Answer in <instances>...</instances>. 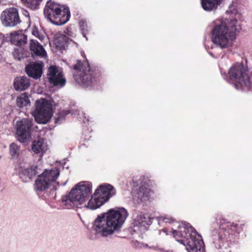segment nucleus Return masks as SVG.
Listing matches in <instances>:
<instances>
[{"instance_id":"obj_1","label":"nucleus","mask_w":252,"mask_h":252,"mask_svg":"<svg viewBox=\"0 0 252 252\" xmlns=\"http://www.w3.org/2000/svg\"><path fill=\"white\" fill-rule=\"evenodd\" d=\"M241 30V26L235 18L217 19L211 31L212 40L221 48H227L229 40H235Z\"/></svg>"},{"instance_id":"obj_2","label":"nucleus","mask_w":252,"mask_h":252,"mask_svg":"<svg viewBox=\"0 0 252 252\" xmlns=\"http://www.w3.org/2000/svg\"><path fill=\"white\" fill-rule=\"evenodd\" d=\"M124 208L110 209L107 213L98 216L94 221L95 231L103 236H107L118 231L128 216Z\"/></svg>"},{"instance_id":"obj_3","label":"nucleus","mask_w":252,"mask_h":252,"mask_svg":"<svg viewBox=\"0 0 252 252\" xmlns=\"http://www.w3.org/2000/svg\"><path fill=\"white\" fill-rule=\"evenodd\" d=\"M176 240L186 246L188 252H203L204 245L201 236L191 226L180 224L177 229H172Z\"/></svg>"},{"instance_id":"obj_4","label":"nucleus","mask_w":252,"mask_h":252,"mask_svg":"<svg viewBox=\"0 0 252 252\" xmlns=\"http://www.w3.org/2000/svg\"><path fill=\"white\" fill-rule=\"evenodd\" d=\"M75 70L73 78L75 82L85 88L93 87L99 80L101 72L97 66H91L85 57V61L77 60L73 65Z\"/></svg>"},{"instance_id":"obj_5","label":"nucleus","mask_w":252,"mask_h":252,"mask_svg":"<svg viewBox=\"0 0 252 252\" xmlns=\"http://www.w3.org/2000/svg\"><path fill=\"white\" fill-rule=\"evenodd\" d=\"M92 186L90 184L80 183L71 189L68 194L63 198V205L66 209L78 207L85 202L91 192Z\"/></svg>"},{"instance_id":"obj_6","label":"nucleus","mask_w":252,"mask_h":252,"mask_svg":"<svg viewBox=\"0 0 252 252\" xmlns=\"http://www.w3.org/2000/svg\"><path fill=\"white\" fill-rule=\"evenodd\" d=\"M248 69L241 63L233 64L228 70L230 80L234 82L237 89L246 87L248 89L252 87V83L248 74Z\"/></svg>"},{"instance_id":"obj_7","label":"nucleus","mask_w":252,"mask_h":252,"mask_svg":"<svg viewBox=\"0 0 252 252\" xmlns=\"http://www.w3.org/2000/svg\"><path fill=\"white\" fill-rule=\"evenodd\" d=\"M35 110L32 114L35 121L39 124H46L52 116V105L45 98L37 100L35 103Z\"/></svg>"},{"instance_id":"obj_8","label":"nucleus","mask_w":252,"mask_h":252,"mask_svg":"<svg viewBox=\"0 0 252 252\" xmlns=\"http://www.w3.org/2000/svg\"><path fill=\"white\" fill-rule=\"evenodd\" d=\"M59 175L60 170L57 168L45 169L42 173L37 175L38 177L34 183L35 190L40 192L46 190L52 183L56 181Z\"/></svg>"},{"instance_id":"obj_9","label":"nucleus","mask_w":252,"mask_h":252,"mask_svg":"<svg viewBox=\"0 0 252 252\" xmlns=\"http://www.w3.org/2000/svg\"><path fill=\"white\" fill-rule=\"evenodd\" d=\"M33 122L32 119L23 118L16 123V134L18 140L25 142L31 137Z\"/></svg>"},{"instance_id":"obj_10","label":"nucleus","mask_w":252,"mask_h":252,"mask_svg":"<svg viewBox=\"0 0 252 252\" xmlns=\"http://www.w3.org/2000/svg\"><path fill=\"white\" fill-rule=\"evenodd\" d=\"M0 19L5 27H14L21 22L18 10L14 7L4 10L1 14Z\"/></svg>"},{"instance_id":"obj_11","label":"nucleus","mask_w":252,"mask_h":252,"mask_svg":"<svg viewBox=\"0 0 252 252\" xmlns=\"http://www.w3.org/2000/svg\"><path fill=\"white\" fill-rule=\"evenodd\" d=\"M49 82L55 86H63L65 84V79L63 76L62 72H59L58 67L55 65H51L48 71Z\"/></svg>"},{"instance_id":"obj_12","label":"nucleus","mask_w":252,"mask_h":252,"mask_svg":"<svg viewBox=\"0 0 252 252\" xmlns=\"http://www.w3.org/2000/svg\"><path fill=\"white\" fill-rule=\"evenodd\" d=\"M63 5L60 4L51 0L47 1L44 8V15L45 17L53 23L55 17H57L60 9L63 7Z\"/></svg>"},{"instance_id":"obj_13","label":"nucleus","mask_w":252,"mask_h":252,"mask_svg":"<svg viewBox=\"0 0 252 252\" xmlns=\"http://www.w3.org/2000/svg\"><path fill=\"white\" fill-rule=\"evenodd\" d=\"M220 223L219 238L221 241L227 239V237L230 234L229 230L232 231L239 232V226L236 223L225 222L224 219L220 220Z\"/></svg>"},{"instance_id":"obj_14","label":"nucleus","mask_w":252,"mask_h":252,"mask_svg":"<svg viewBox=\"0 0 252 252\" xmlns=\"http://www.w3.org/2000/svg\"><path fill=\"white\" fill-rule=\"evenodd\" d=\"M94 193L104 202H106L110 197L116 194V190L112 185L104 184L100 185L95 190Z\"/></svg>"},{"instance_id":"obj_15","label":"nucleus","mask_w":252,"mask_h":252,"mask_svg":"<svg viewBox=\"0 0 252 252\" xmlns=\"http://www.w3.org/2000/svg\"><path fill=\"white\" fill-rule=\"evenodd\" d=\"M43 67L42 63L32 62L26 66L25 72L28 76L37 79L41 77Z\"/></svg>"},{"instance_id":"obj_16","label":"nucleus","mask_w":252,"mask_h":252,"mask_svg":"<svg viewBox=\"0 0 252 252\" xmlns=\"http://www.w3.org/2000/svg\"><path fill=\"white\" fill-rule=\"evenodd\" d=\"M41 169L37 165H32L30 168L22 169L19 173L20 178L24 182H27L40 173Z\"/></svg>"},{"instance_id":"obj_17","label":"nucleus","mask_w":252,"mask_h":252,"mask_svg":"<svg viewBox=\"0 0 252 252\" xmlns=\"http://www.w3.org/2000/svg\"><path fill=\"white\" fill-rule=\"evenodd\" d=\"M63 7L60 9L59 12L56 15L53 24L56 25H63L66 23L69 20L71 14L68 6L63 5Z\"/></svg>"},{"instance_id":"obj_18","label":"nucleus","mask_w":252,"mask_h":252,"mask_svg":"<svg viewBox=\"0 0 252 252\" xmlns=\"http://www.w3.org/2000/svg\"><path fill=\"white\" fill-rule=\"evenodd\" d=\"M27 36L22 32H15L10 34L11 43L18 47H23L27 43Z\"/></svg>"},{"instance_id":"obj_19","label":"nucleus","mask_w":252,"mask_h":252,"mask_svg":"<svg viewBox=\"0 0 252 252\" xmlns=\"http://www.w3.org/2000/svg\"><path fill=\"white\" fill-rule=\"evenodd\" d=\"M14 87L17 91H23L27 89L30 86L29 79L25 76L17 77L15 79Z\"/></svg>"},{"instance_id":"obj_20","label":"nucleus","mask_w":252,"mask_h":252,"mask_svg":"<svg viewBox=\"0 0 252 252\" xmlns=\"http://www.w3.org/2000/svg\"><path fill=\"white\" fill-rule=\"evenodd\" d=\"M30 49L32 53L37 56L43 57L46 54L43 46L35 40H31Z\"/></svg>"},{"instance_id":"obj_21","label":"nucleus","mask_w":252,"mask_h":252,"mask_svg":"<svg viewBox=\"0 0 252 252\" xmlns=\"http://www.w3.org/2000/svg\"><path fill=\"white\" fill-rule=\"evenodd\" d=\"M223 0H201L202 8L207 11L217 9Z\"/></svg>"},{"instance_id":"obj_22","label":"nucleus","mask_w":252,"mask_h":252,"mask_svg":"<svg viewBox=\"0 0 252 252\" xmlns=\"http://www.w3.org/2000/svg\"><path fill=\"white\" fill-rule=\"evenodd\" d=\"M32 150L35 154L42 156L47 150V145L42 140L34 141L32 143Z\"/></svg>"},{"instance_id":"obj_23","label":"nucleus","mask_w":252,"mask_h":252,"mask_svg":"<svg viewBox=\"0 0 252 252\" xmlns=\"http://www.w3.org/2000/svg\"><path fill=\"white\" fill-rule=\"evenodd\" d=\"M104 202L94 193L92 195L91 199L89 200L87 207L91 210H95L102 206Z\"/></svg>"},{"instance_id":"obj_24","label":"nucleus","mask_w":252,"mask_h":252,"mask_svg":"<svg viewBox=\"0 0 252 252\" xmlns=\"http://www.w3.org/2000/svg\"><path fill=\"white\" fill-rule=\"evenodd\" d=\"M12 54L14 59L18 61H20L28 57L29 54V52L23 47L15 48Z\"/></svg>"},{"instance_id":"obj_25","label":"nucleus","mask_w":252,"mask_h":252,"mask_svg":"<svg viewBox=\"0 0 252 252\" xmlns=\"http://www.w3.org/2000/svg\"><path fill=\"white\" fill-rule=\"evenodd\" d=\"M151 190L145 184L141 185L137 192V197L142 201H146L149 198Z\"/></svg>"},{"instance_id":"obj_26","label":"nucleus","mask_w":252,"mask_h":252,"mask_svg":"<svg viewBox=\"0 0 252 252\" xmlns=\"http://www.w3.org/2000/svg\"><path fill=\"white\" fill-rule=\"evenodd\" d=\"M68 41V38L66 35L62 34L56 38L54 42L57 49L64 50Z\"/></svg>"},{"instance_id":"obj_27","label":"nucleus","mask_w":252,"mask_h":252,"mask_svg":"<svg viewBox=\"0 0 252 252\" xmlns=\"http://www.w3.org/2000/svg\"><path fill=\"white\" fill-rule=\"evenodd\" d=\"M20 153V149L16 143H12L9 145V154L12 159L18 158Z\"/></svg>"},{"instance_id":"obj_28","label":"nucleus","mask_w":252,"mask_h":252,"mask_svg":"<svg viewBox=\"0 0 252 252\" xmlns=\"http://www.w3.org/2000/svg\"><path fill=\"white\" fill-rule=\"evenodd\" d=\"M16 102L17 105L20 108L27 106L30 103L29 97L26 93H24L20 96L18 97L17 98Z\"/></svg>"},{"instance_id":"obj_29","label":"nucleus","mask_w":252,"mask_h":252,"mask_svg":"<svg viewBox=\"0 0 252 252\" xmlns=\"http://www.w3.org/2000/svg\"><path fill=\"white\" fill-rule=\"evenodd\" d=\"M43 0H22L24 4L32 10H36L38 8L40 2Z\"/></svg>"},{"instance_id":"obj_30","label":"nucleus","mask_w":252,"mask_h":252,"mask_svg":"<svg viewBox=\"0 0 252 252\" xmlns=\"http://www.w3.org/2000/svg\"><path fill=\"white\" fill-rule=\"evenodd\" d=\"M137 220L139 221V223L146 222V218L143 215H140L139 216H137Z\"/></svg>"},{"instance_id":"obj_31","label":"nucleus","mask_w":252,"mask_h":252,"mask_svg":"<svg viewBox=\"0 0 252 252\" xmlns=\"http://www.w3.org/2000/svg\"><path fill=\"white\" fill-rule=\"evenodd\" d=\"M65 32L69 36H73V32H71V28L70 27H68L66 29Z\"/></svg>"},{"instance_id":"obj_32","label":"nucleus","mask_w":252,"mask_h":252,"mask_svg":"<svg viewBox=\"0 0 252 252\" xmlns=\"http://www.w3.org/2000/svg\"><path fill=\"white\" fill-rule=\"evenodd\" d=\"M163 220L165 222H171V221L172 220V219L164 218Z\"/></svg>"},{"instance_id":"obj_33","label":"nucleus","mask_w":252,"mask_h":252,"mask_svg":"<svg viewBox=\"0 0 252 252\" xmlns=\"http://www.w3.org/2000/svg\"><path fill=\"white\" fill-rule=\"evenodd\" d=\"M23 13L26 16H28L29 17V13L27 10H25Z\"/></svg>"}]
</instances>
